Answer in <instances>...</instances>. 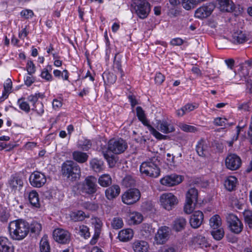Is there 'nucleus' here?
<instances>
[{"label": "nucleus", "mask_w": 252, "mask_h": 252, "mask_svg": "<svg viewBox=\"0 0 252 252\" xmlns=\"http://www.w3.org/2000/svg\"><path fill=\"white\" fill-rule=\"evenodd\" d=\"M159 165V157L154 155L142 163L140 167V172L147 176L157 178L160 172Z\"/></svg>", "instance_id": "nucleus-1"}, {"label": "nucleus", "mask_w": 252, "mask_h": 252, "mask_svg": "<svg viewBox=\"0 0 252 252\" xmlns=\"http://www.w3.org/2000/svg\"><path fill=\"white\" fill-rule=\"evenodd\" d=\"M29 229L28 221H10L8 225L10 235L14 240H20L24 238Z\"/></svg>", "instance_id": "nucleus-2"}, {"label": "nucleus", "mask_w": 252, "mask_h": 252, "mask_svg": "<svg viewBox=\"0 0 252 252\" xmlns=\"http://www.w3.org/2000/svg\"><path fill=\"white\" fill-rule=\"evenodd\" d=\"M62 172L63 176L71 181L78 180L81 176L80 166L71 160H67L62 164Z\"/></svg>", "instance_id": "nucleus-3"}, {"label": "nucleus", "mask_w": 252, "mask_h": 252, "mask_svg": "<svg viewBox=\"0 0 252 252\" xmlns=\"http://www.w3.org/2000/svg\"><path fill=\"white\" fill-rule=\"evenodd\" d=\"M96 178L93 176H88L80 184L79 187V191L85 195H92L97 190Z\"/></svg>", "instance_id": "nucleus-4"}, {"label": "nucleus", "mask_w": 252, "mask_h": 252, "mask_svg": "<svg viewBox=\"0 0 252 252\" xmlns=\"http://www.w3.org/2000/svg\"><path fill=\"white\" fill-rule=\"evenodd\" d=\"M141 197L139 190L136 188L130 189L122 195V202L127 205H131L138 201Z\"/></svg>", "instance_id": "nucleus-5"}, {"label": "nucleus", "mask_w": 252, "mask_h": 252, "mask_svg": "<svg viewBox=\"0 0 252 252\" xmlns=\"http://www.w3.org/2000/svg\"><path fill=\"white\" fill-rule=\"evenodd\" d=\"M127 148V143L121 138L110 139L108 143V150L115 154L124 153Z\"/></svg>", "instance_id": "nucleus-6"}, {"label": "nucleus", "mask_w": 252, "mask_h": 252, "mask_svg": "<svg viewBox=\"0 0 252 252\" xmlns=\"http://www.w3.org/2000/svg\"><path fill=\"white\" fill-rule=\"evenodd\" d=\"M53 238L57 243L67 244L71 240V234L66 230L58 228L53 232Z\"/></svg>", "instance_id": "nucleus-7"}, {"label": "nucleus", "mask_w": 252, "mask_h": 252, "mask_svg": "<svg viewBox=\"0 0 252 252\" xmlns=\"http://www.w3.org/2000/svg\"><path fill=\"white\" fill-rule=\"evenodd\" d=\"M162 206L167 210H170L178 203L177 197L171 193H164L160 196Z\"/></svg>", "instance_id": "nucleus-8"}, {"label": "nucleus", "mask_w": 252, "mask_h": 252, "mask_svg": "<svg viewBox=\"0 0 252 252\" xmlns=\"http://www.w3.org/2000/svg\"><path fill=\"white\" fill-rule=\"evenodd\" d=\"M241 159L236 154H229L225 158V165L230 170H235L238 169L241 166Z\"/></svg>", "instance_id": "nucleus-9"}, {"label": "nucleus", "mask_w": 252, "mask_h": 252, "mask_svg": "<svg viewBox=\"0 0 252 252\" xmlns=\"http://www.w3.org/2000/svg\"><path fill=\"white\" fill-rule=\"evenodd\" d=\"M29 180L32 186L40 188L46 182V178L45 175L41 172L34 171L31 175Z\"/></svg>", "instance_id": "nucleus-10"}, {"label": "nucleus", "mask_w": 252, "mask_h": 252, "mask_svg": "<svg viewBox=\"0 0 252 252\" xmlns=\"http://www.w3.org/2000/svg\"><path fill=\"white\" fill-rule=\"evenodd\" d=\"M134 9L137 16L143 19L148 16L151 11L150 4L147 1L141 2L139 3H135Z\"/></svg>", "instance_id": "nucleus-11"}, {"label": "nucleus", "mask_w": 252, "mask_h": 252, "mask_svg": "<svg viewBox=\"0 0 252 252\" xmlns=\"http://www.w3.org/2000/svg\"><path fill=\"white\" fill-rule=\"evenodd\" d=\"M183 176L176 174L167 175L160 179V183L164 186L172 187L180 184L183 181Z\"/></svg>", "instance_id": "nucleus-12"}, {"label": "nucleus", "mask_w": 252, "mask_h": 252, "mask_svg": "<svg viewBox=\"0 0 252 252\" xmlns=\"http://www.w3.org/2000/svg\"><path fill=\"white\" fill-rule=\"evenodd\" d=\"M170 228L167 226H162L158 231L155 235V240L158 245L164 244L168 239Z\"/></svg>", "instance_id": "nucleus-13"}, {"label": "nucleus", "mask_w": 252, "mask_h": 252, "mask_svg": "<svg viewBox=\"0 0 252 252\" xmlns=\"http://www.w3.org/2000/svg\"><path fill=\"white\" fill-rule=\"evenodd\" d=\"M215 7V5L212 3L207 5H203L196 9L195 16L200 19L206 18L211 15Z\"/></svg>", "instance_id": "nucleus-14"}, {"label": "nucleus", "mask_w": 252, "mask_h": 252, "mask_svg": "<svg viewBox=\"0 0 252 252\" xmlns=\"http://www.w3.org/2000/svg\"><path fill=\"white\" fill-rule=\"evenodd\" d=\"M8 185L11 191L16 192L17 190L20 189L23 187V182L19 176L15 174L11 176L8 182Z\"/></svg>", "instance_id": "nucleus-15"}, {"label": "nucleus", "mask_w": 252, "mask_h": 252, "mask_svg": "<svg viewBox=\"0 0 252 252\" xmlns=\"http://www.w3.org/2000/svg\"><path fill=\"white\" fill-rule=\"evenodd\" d=\"M158 129L162 132L168 134L175 131V128L170 121L162 120L158 123Z\"/></svg>", "instance_id": "nucleus-16"}, {"label": "nucleus", "mask_w": 252, "mask_h": 252, "mask_svg": "<svg viewBox=\"0 0 252 252\" xmlns=\"http://www.w3.org/2000/svg\"><path fill=\"white\" fill-rule=\"evenodd\" d=\"M190 244L195 248H207L209 246L205 237L200 235L193 236L190 240Z\"/></svg>", "instance_id": "nucleus-17"}, {"label": "nucleus", "mask_w": 252, "mask_h": 252, "mask_svg": "<svg viewBox=\"0 0 252 252\" xmlns=\"http://www.w3.org/2000/svg\"><path fill=\"white\" fill-rule=\"evenodd\" d=\"M249 39L245 32L241 30L234 31L232 34V42L234 44H242L246 42Z\"/></svg>", "instance_id": "nucleus-18"}, {"label": "nucleus", "mask_w": 252, "mask_h": 252, "mask_svg": "<svg viewBox=\"0 0 252 252\" xmlns=\"http://www.w3.org/2000/svg\"><path fill=\"white\" fill-rule=\"evenodd\" d=\"M120 187L117 185H113L105 190V196L107 199L112 200L120 194Z\"/></svg>", "instance_id": "nucleus-19"}, {"label": "nucleus", "mask_w": 252, "mask_h": 252, "mask_svg": "<svg viewBox=\"0 0 252 252\" xmlns=\"http://www.w3.org/2000/svg\"><path fill=\"white\" fill-rule=\"evenodd\" d=\"M196 151L200 157H206L208 154V146L204 139H201L198 142Z\"/></svg>", "instance_id": "nucleus-20"}, {"label": "nucleus", "mask_w": 252, "mask_h": 252, "mask_svg": "<svg viewBox=\"0 0 252 252\" xmlns=\"http://www.w3.org/2000/svg\"><path fill=\"white\" fill-rule=\"evenodd\" d=\"M133 236V230L131 229L127 228L119 232L118 238L121 241L127 242L132 238Z\"/></svg>", "instance_id": "nucleus-21"}, {"label": "nucleus", "mask_w": 252, "mask_h": 252, "mask_svg": "<svg viewBox=\"0 0 252 252\" xmlns=\"http://www.w3.org/2000/svg\"><path fill=\"white\" fill-rule=\"evenodd\" d=\"M219 4L221 11L232 12L235 8L233 2L230 0H219Z\"/></svg>", "instance_id": "nucleus-22"}, {"label": "nucleus", "mask_w": 252, "mask_h": 252, "mask_svg": "<svg viewBox=\"0 0 252 252\" xmlns=\"http://www.w3.org/2000/svg\"><path fill=\"white\" fill-rule=\"evenodd\" d=\"M198 191L195 188H191L186 193V200L196 204L197 202Z\"/></svg>", "instance_id": "nucleus-23"}, {"label": "nucleus", "mask_w": 252, "mask_h": 252, "mask_svg": "<svg viewBox=\"0 0 252 252\" xmlns=\"http://www.w3.org/2000/svg\"><path fill=\"white\" fill-rule=\"evenodd\" d=\"M73 159L80 163H83L86 162L88 159L89 156L86 153L76 151L72 153Z\"/></svg>", "instance_id": "nucleus-24"}, {"label": "nucleus", "mask_w": 252, "mask_h": 252, "mask_svg": "<svg viewBox=\"0 0 252 252\" xmlns=\"http://www.w3.org/2000/svg\"><path fill=\"white\" fill-rule=\"evenodd\" d=\"M69 215L72 220H83L86 218L88 219L90 217L88 214H86L85 212L81 210L71 212Z\"/></svg>", "instance_id": "nucleus-25"}, {"label": "nucleus", "mask_w": 252, "mask_h": 252, "mask_svg": "<svg viewBox=\"0 0 252 252\" xmlns=\"http://www.w3.org/2000/svg\"><path fill=\"white\" fill-rule=\"evenodd\" d=\"M133 248L135 252H148L149 245L146 241H137L134 243Z\"/></svg>", "instance_id": "nucleus-26"}, {"label": "nucleus", "mask_w": 252, "mask_h": 252, "mask_svg": "<svg viewBox=\"0 0 252 252\" xmlns=\"http://www.w3.org/2000/svg\"><path fill=\"white\" fill-rule=\"evenodd\" d=\"M90 166L95 172H100L104 169V163L102 160L93 158L90 161Z\"/></svg>", "instance_id": "nucleus-27"}, {"label": "nucleus", "mask_w": 252, "mask_h": 252, "mask_svg": "<svg viewBox=\"0 0 252 252\" xmlns=\"http://www.w3.org/2000/svg\"><path fill=\"white\" fill-rule=\"evenodd\" d=\"M29 200L33 207L35 208L40 207L38 194L36 191L32 190L29 193Z\"/></svg>", "instance_id": "nucleus-28"}, {"label": "nucleus", "mask_w": 252, "mask_h": 252, "mask_svg": "<svg viewBox=\"0 0 252 252\" xmlns=\"http://www.w3.org/2000/svg\"><path fill=\"white\" fill-rule=\"evenodd\" d=\"M40 252H51V248L47 235H44L39 243Z\"/></svg>", "instance_id": "nucleus-29"}, {"label": "nucleus", "mask_w": 252, "mask_h": 252, "mask_svg": "<svg viewBox=\"0 0 252 252\" xmlns=\"http://www.w3.org/2000/svg\"><path fill=\"white\" fill-rule=\"evenodd\" d=\"M98 183L101 187H107L111 184L112 178L110 175L104 174L99 177Z\"/></svg>", "instance_id": "nucleus-30"}, {"label": "nucleus", "mask_w": 252, "mask_h": 252, "mask_svg": "<svg viewBox=\"0 0 252 252\" xmlns=\"http://www.w3.org/2000/svg\"><path fill=\"white\" fill-rule=\"evenodd\" d=\"M237 181V179L234 176L228 177L225 181V188L229 191L233 190L236 187Z\"/></svg>", "instance_id": "nucleus-31"}, {"label": "nucleus", "mask_w": 252, "mask_h": 252, "mask_svg": "<svg viewBox=\"0 0 252 252\" xmlns=\"http://www.w3.org/2000/svg\"><path fill=\"white\" fill-rule=\"evenodd\" d=\"M229 227L232 232L238 234L243 230V224L242 221H229Z\"/></svg>", "instance_id": "nucleus-32"}, {"label": "nucleus", "mask_w": 252, "mask_h": 252, "mask_svg": "<svg viewBox=\"0 0 252 252\" xmlns=\"http://www.w3.org/2000/svg\"><path fill=\"white\" fill-rule=\"evenodd\" d=\"M113 69L114 72L117 74H120L121 78L123 79V77L124 76L125 74L122 68L121 62L119 60H116V56L115 57L114 61Z\"/></svg>", "instance_id": "nucleus-33"}, {"label": "nucleus", "mask_w": 252, "mask_h": 252, "mask_svg": "<svg viewBox=\"0 0 252 252\" xmlns=\"http://www.w3.org/2000/svg\"><path fill=\"white\" fill-rule=\"evenodd\" d=\"M136 113L138 119L143 123L144 125L148 127V126L150 125L149 124L148 121L146 118L144 111L140 106L137 107Z\"/></svg>", "instance_id": "nucleus-34"}, {"label": "nucleus", "mask_w": 252, "mask_h": 252, "mask_svg": "<svg viewBox=\"0 0 252 252\" xmlns=\"http://www.w3.org/2000/svg\"><path fill=\"white\" fill-rule=\"evenodd\" d=\"M122 183L126 188H130L135 186L136 181L132 176L127 175L123 179Z\"/></svg>", "instance_id": "nucleus-35"}, {"label": "nucleus", "mask_w": 252, "mask_h": 252, "mask_svg": "<svg viewBox=\"0 0 252 252\" xmlns=\"http://www.w3.org/2000/svg\"><path fill=\"white\" fill-rule=\"evenodd\" d=\"M211 233L213 238L218 241L220 240L224 237V232L222 227H220L218 229L212 230Z\"/></svg>", "instance_id": "nucleus-36"}, {"label": "nucleus", "mask_w": 252, "mask_h": 252, "mask_svg": "<svg viewBox=\"0 0 252 252\" xmlns=\"http://www.w3.org/2000/svg\"><path fill=\"white\" fill-rule=\"evenodd\" d=\"M12 88V82L10 79L6 80L5 83L4 84V91L2 93V96L5 97V98L8 97V94L10 93V91Z\"/></svg>", "instance_id": "nucleus-37"}, {"label": "nucleus", "mask_w": 252, "mask_h": 252, "mask_svg": "<svg viewBox=\"0 0 252 252\" xmlns=\"http://www.w3.org/2000/svg\"><path fill=\"white\" fill-rule=\"evenodd\" d=\"M182 4L183 7L187 10L193 8L196 4L195 0H182Z\"/></svg>", "instance_id": "nucleus-38"}, {"label": "nucleus", "mask_w": 252, "mask_h": 252, "mask_svg": "<svg viewBox=\"0 0 252 252\" xmlns=\"http://www.w3.org/2000/svg\"><path fill=\"white\" fill-rule=\"evenodd\" d=\"M91 146L92 143L91 141L87 139L80 141L78 144V147L84 151H88L91 148Z\"/></svg>", "instance_id": "nucleus-39"}, {"label": "nucleus", "mask_w": 252, "mask_h": 252, "mask_svg": "<svg viewBox=\"0 0 252 252\" xmlns=\"http://www.w3.org/2000/svg\"><path fill=\"white\" fill-rule=\"evenodd\" d=\"M128 217L130 220H143L142 215L137 212H128Z\"/></svg>", "instance_id": "nucleus-40"}, {"label": "nucleus", "mask_w": 252, "mask_h": 252, "mask_svg": "<svg viewBox=\"0 0 252 252\" xmlns=\"http://www.w3.org/2000/svg\"><path fill=\"white\" fill-rule=\"evenodd\" d=\"M148 128L150 132L155 136L157 139L161 140L165 139L166 136L163 135L157 131L155 128H154L151 125L148 126Z\"/></svg>", "instance_id": "nucleus-41"}, {"label": "nucleus", "mask_w": 252, "mask_h": 252, "mask_svg": "<svg viewBox=\"0 0 252 252\" xmlns=\"http://www.w3.org/2000/svg\"><path fill=\"white\" fill-rule=\"evenodd\" d=\"M103 78L104 81H105V78H106L107 82L110 84L114 83L117 80L116 75L112 73H104Z\"/></svg>", "instance_id": "nucleus-42"}, {"label": "nucleus", "mask_w": 252, "mask_h": 252, "mask_svg": "<svg viewBox=\"0 0 252 252\" xmlns=\"http://www.w3.org/2000/svg\"><path fill=\"white\" fill-rule=\"evenodd\" d=\"M204 215L200 211L194 212L190 216L189 220H203Z\"/></svg>", "instance_id": "nucleus-43"}, {"label": "nucleus", "mask_w": 252, "mask_h": 252, "mask_svg": "<svg viewBox=\"0 0 252 252\" xmlns=\"http://www.w3.org/2000/svg\"><path fill=\"white\" fill-rule=\"evenodd\" d=\"M79 233L81 236L87 239L90 236L89 228L85 225H81L79 227Z\"/></svg>", "instance_id": "nucleus-44"}, {"label": "nucleus", "mask_w": 252, "mask_h": 252, "mask_svg": "<svg viewBox=\"0 0 252 252\" xmlns=\"http://www.w3.org/2000/svg\"><path fill=\"white\" fill-rule=\"evenodd\" d=\"M23 98H21L19 99L18 100V103L19 105L20 109L27 113H28L30 111V107L29 103L27 102L24 101L22 100Z\"/></svg>", "instance_id": "nucleus-45"}, {"label": "nucleus", "mask_w": 252, "mask_h": 252, "mask_svg": "<svg viewBox=\"0 0 252 252\" xmlns=\"http://www.w3.org/2000/svg\"><path fill=\"white\" fill-rule=\"evenodd\" d=\"M181 129L187 132H195L197 131V128L187 124H183L180 126Z\"/></svg>", "instance_id": "nucleus-46"}, {"label": "nucleus", "mask_w": 252, "mask_h": 252, "mask_svg": "<svg viewBox=\"0 0 252 252\" xmlns=\"http://www.w3.org/2000/svg\"><path fill=\"white\" fill-rule=\"evenodd\" d=\"M195 204L189 201H186L184 206V211L187 214H190L193 211Z\"/></svg>", "instance_id": "nucleus-47"}, {"label": "nucleus", "mask_w": 252, "mask_h": 252, "mask_svg": "<svg viewBox=\"0 0 252 252\" xmlns=\"http://www.w3.org/2000/svg\"><path fill=\"white\" fill-rule=\"evenodd\" d=\"M31 231L34 233H39L42 229L41 224L38 221H33L31 224Z\"/></svg>", "instance_id": "nucleus-48"}, {"label": "nucleus", "mask_w": 252, "mask_h": 252, "mask_svg": "<svg viewBox=\"0 0 252 252\" xmlns=\"http://www.w3.org/2000/svg\"><path fill=\"white\" fill-rule=\"evenodd\" d=\"M32 110L36 111L39 115H42L44 113L43 105L42 103L38 102L33 106Z\"/></svg>", "instance_id": "nucleus-49"}, {"label": "nucleus", "mask_w": 252, "mask_h": 252, "mask_svg": "<svg viewBox=\"0 0 252 252\" xmlns=\"http://www.w3.org/2000/svg\"><path fill=\"white\" fill-rule=\"evenodd\" d=\"M26 68L28 74L30 75H32L35 71V66L32 61H28Z\"/></svg>", "instance_id": "nucleus-50"}, {"label": "nucleus", "mask_w": 252, "mask_h": 252, "mask_svg": "<svg viewBox=\"0 0 252 252\" xmlns=\"http://www.w3.org/2000/svg\"><path fill=\"white\" fill-rule=\"evenodd\" d=\"M186 221H174L173 228L176 231L182 230L185 225Z\"/></svg>", "instance_id": "nucleus-51"}, {"label": "nucleus", "mask_w": 252, "mask_h": 252, "mask_svg": "<svg viewBox=\"0 0 252 252\" xmlns=\"http://www.w3.org/2000/svg\"><path fill=\"white\" fill-rule=\"evenodd\" d=\"M41 76L43 79H44L48 81H51L52 79V76L48 72V68H44L42 70L41 73Z\"/></svg>", "instance_id": "nucleus-52"}, {"label": "nucleus", "mask_w": 252, "mask_h": 252, "mask_svg": "<svg viewBox=\"0 0 252 252\" xmlns=\"http://www.w3.org/2000/svg\"><path fill=\"white\" fill-rule=\"evenodd\" d=\"M21 15L22 17L26 19L31 18L33 15V12L32 10L30 9H25L21 12Z\"/></svg>", "instance_id": "nucleus-53"}, {"label": "nucleus", "mask_w": 252, "mask_h": 252, "mask_svg": "<svg viewBox=\"0 0 252 252\" xmlns=\"http://www.w3.org/2000/svg\"><path fill=\"white\" fill-rule=\"evenodd\" d=\"M227 120L225 118L218 117L214 121V125L219 126H225Z\"/></svg>", "instance_id": "nucleus-54"}, {"label": "nucleus", "mask_w": 252, "mask_h": 252, "mask_svg": "<svg viewBox=\"0 0 252 252\" xmlns=\"http://www.w3.org/2000/svg\"><path fill=\"white\" fill-rule=\"evenodd\" d=\"M186 113H189L190 111H193L195 109L198 107L197 104H193L190 103H188L184 107H183Z\"/></svg>", "instance_id": "nucleus-55"}, {"label": "nucleus", "mask_w": 252, "mask_h": 252, "mask_svg": "<svg viewBox=\"0 0 252 252\" xmlns=\"http://www.w3.org/2000/svg\"><path fill=\"white\" fill-rule=\"evenodd\" d=\"M165 79L164 76L161 73H157L156 75L155 80L156 84L158 85L161 84Z\"/></svg>", "instance_id": "nucleus-56"}, {"label": "nucleus", "mask_w": 252, "mask_h": 252, "mask_svg": "<svg viewBox=\"0 0 252 252\" xmlns=\"http://www.w3.org/2000/svg\"><path fill=\"white\" fill-rule=\"evenodd\" d=\"M10 217L9 213L4 210H0V220H7Z\"/></svg>", "instance_id": "nucleus-57"}, {"label": "nucleus", "mask_w": 252, "mask_h": 252, "mask_svg": "<svg viewBox=\"0 0 252 252\" xmlns=\"http://www.w3.org/2000/svg\"><path fill=\"white\" fill-rule=\"evenodd\" d=\"M177 248L175 246H164L159 252H177Z\"/></svg>", "instance_id": "nucleus-58"}, {"label": "nucleus", "mask_w": 252, "mask_h": 252, "mask_svg": "<svg viewBox=\"0 0 252 252\" xmlns=\"http://www.w3.org/2000/svg\"><path fill=\"white\" fill-rule=\"evenodd\" d=\"M209 225L212 229V230H214L219 229L221 227V221H210Z\"/></svg>", "instance_id": "nucleus-59"}, {"label": "nucleus", "mask_w": 252, "mask_h": 252, "mask_svg": "<svg viewBox=\"0 0 252 252\" xmlns=\"http://www.w3.org/2000/svg\"><path fill=\"white\" fill-rule=\"evenodd\" d=\"M102 225V221H95L94 223V226L95 234H97L98 235L100 234Z\"/></svg>", "instance_id": "nucleus-60"}, {"label": "nucleus", "mask_w": 252, "mask_h": 252, "mask_svg": "<svg viewBox=\"0 0 252 252\" xmlns=\"http://www.w3.org/2000/svg\"><path fill=\"white\" fill-rule=\"evenodd\" d=\"M124 225L123 221H112L111 226L115 229H119Z\"/></svg>", "instance_id": "nucleus-61"}, {"label": "nucleus", "mask_w": 252, "mask_h": 252, "mask_svg": "<svg viewBox=\"0 0 252 252\" xmlns=\"http://www.w3.org/2000/svg\"><path fill=\"white\" fill-rule=\"evenodd\" d=\"M245 220H252V211L246 210L243 213Z\"/></svg>", "instance_id": "nucleus-62"}, {"label": "nucleus", "mask_w": 252, "mask_h": 252, "mask_svg": "<svg viewBox=\"0 0 252 252\" xmlns=\"http://www.w3.org/2000/svg\"><path fill=\"white\" fill-rule=\"evenodd\" d=\"M184 41L182 39L180 38H175L173 39L170 43L174 46H180L183 43Z\"/></svg>", "instance_id": "nucleus-63"}, {"label": "nucleus", "mask_w": 252, "mask_h": 252, "mask_svg": "<svg viewBox=\"0 0 252 252\" xmlns=\"http://www.w3.org/2000/svg\"><path fill=\"white\" fill-rule=\"evenodd\" d=\"M36 143L29 142L25 144V147L27 150H32L35 148L36 146Z\"/></svg>", "instance_id": "nucleus-64"}]
</instances>
